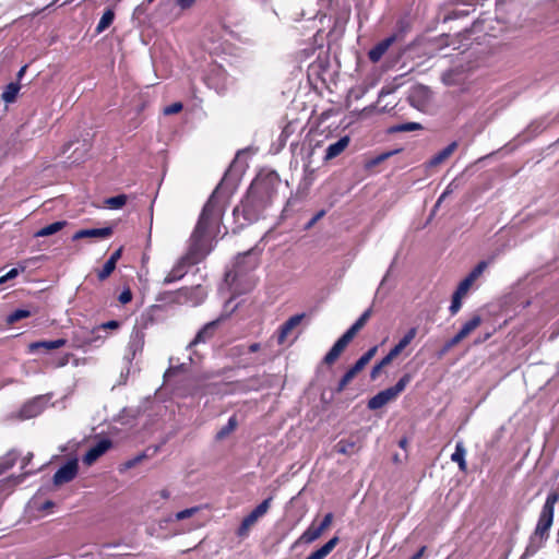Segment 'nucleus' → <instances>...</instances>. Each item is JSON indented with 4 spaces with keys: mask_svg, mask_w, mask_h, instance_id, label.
Returning <instances> with one entry per match:
<instances>
[{
    "mask_svg": "<svg viewBox=\"0 0 559 559\" xmlns=\"http://www.w3.org/2000/svg\"><path fill=\"white\" fill-rule=\"evenodd\" d=\"M245 150H238L236 158L226 171L219 186L212 193L203 206L195 228L190 237L188 252L182 257L166 275L164 283L170 284L182 278L187 272L188 264H197L204 260L214 249V239L219 233L221 211L216 205L217 195L221 193L231 194L240 182L242 170L239 164Z\"/></svg>",
    "mask_w": 559,
    "mask_h": 559,
    "instance_id": "1",
    "label": "nucleus"
},
{
    "mask_svg": "<svg viewBox=\"0 0 559 559\" xmlns=\"http://www.w3.org/2000/svg\"><path fill=\"white\" fill-rule=\"evenodd\" d=\"M281 185L280 176L275 170L261 169L247 189V207L251 206L259 212L270 205Z\"/></svg>",
    "mask_w": 559,
    "mask_h": 559,
    "instance_id": "2",
    "label": "nucleus"
},
{
    "mask_svg": "<svg viewBox=\"0 0 559 559\" xmlns=\"http://www.w3.org/2000/svg\"><path fill=\"white\" fill-rule=\"evenodd\" d=\"M559 500V493L557 491H550L545 500L542 511L538 516L535 530L530 537L526 549L522 556V559L536 554L545 544L549 537V531L554 522L555 504Z\"/></svg>",
    "mask_w": 559,
    "mask_h": 559,
    "instance_id": "3",
    "label": "nucleus"
},
{
    "mask_svg": "<svg viewBox=\"0 0 559 559\" xmlns=\"http://www.w3.org/2000/svg\"><path fill=\"white\" fill-rule=\"evenodd\" d=\"M412 376L405 373L400 380L393 385L385 390L380 391L368 401V408L371 411L379 409L394 400L400 393H402L407 384L411 382Z\"/></svg>",
    "mask_w": 559,
    "mask_h": 559,
    "instance_id": "4",
    "label": "nucleus"
},
{
    "mask_svg": "<svg viewBox=\"0 0 559 559\" xmlns=\"http://www.w3.org/2000/svg\"><path fill=\"white\" fill-rule=\"evenodd\" d=\"M145 344V332L144 328L134 325L130 338L127 345L126 354L123 356V360L128 366H131L133 359L143 352Z\"/></svg>",
    "mask_w": 559,
    "mask_h": 559,
    "instance_id": "5",
    "label": "nucleus"
},
{
    "mask_svg": "<svg viewBox=\"0 0 559 559\" xmlns=\"http://www.w3.org/2000/svg\"><path fill=\"white\" fill-rule=\"evenodd\" d=\"M238 281L239 273L236 270L227 271L224 278V286H226L227 290L231 294L230 298L224 305V312L226 316L233 313L236 308L240 305V301L237 304H233L234 299L239 296L238 290Z\"/></svg>",
    "mask_w": 559,
    "mask_h": 559,
    "instance_id": "6",
    "label": "nucleus"
},
{
    "mask_svg": "<svg viewBox=\"0 0 559 559\" xmlns=\"http://www.w3.org/2000/svg\"><path fill=\"white\" fill-rule=\"evenodd\" d=\"M49 402V396L47 395H38L28 402H26L19 412V417L21 419H31L39 414L46 408Z\"/></svg>",
    "mask_w": 559,
    "mask_h": 559,
    "instance_id": "7",
    "label": "nucleus"
},
{
    "mask_svg": "<svg viewBox=\"0 0 559 559\" xmlns=\"http://www.w3.org/2000/svg\"><path fill=\"white\" fill-rule=\"evenodd\" d=\"M205 290L201 286L181 288L177 293V300L190 306H198L205 299Z\"/></svg>",
    "mask_w": 559,
    "mask_h": 559,
    "instance_id": "8",
    "label": "nucleus"
},
{
    "mask_svg": "<svg viewBox=\"0 0 559 559\" xmlns=\"http://www.w3.org/2000/svg\"><path fill=\"white\" fill-rule=\"evenodd\" d=\"M78 461L76 459H71L67 461L53 475V484L56 486H60L62 484L71 481L78 474Z\"/></svg>",
    "mask_w": 559,
    "mask_h": 559,
    "instance_id": "9",
    "label": "nucleus"
},
{
    "mask_svg": "<svg viewBox=\"0 0 559 559\" xmlns=\"http://www.w3.org/2000/svg\"><path fill=\"white\" fill-rule=\"evenodd\" d=\"M112 443L108 438L100 439L96 444L90 448V450L83 456V463L92 465L98 457L105 454Z\"/></svg>",
    "mask_w": 559,
    "mask_h": 559,
    "instance_id": "10",
    "label": "nucleus"
},
{
    "mask_svg": "<svg viewBox=\"0 0 559 559\" xmlns=\"http://www.w3.org/2000/svg\"><path fill=\"white\" fill-rule=\"evenodd\" d=\"M305 318V313H297L286 320L278 329L277 342L283 344L287 338L288 334L301 323Z\"/></svg>",
    "mask_w": 559,
    "mask_h": 559,
    "instance_id": "11",
    "label": "nucleus"
},
{
    "mask_svg": "<svg viewBox=\"0 0 559 559\" xmlns=\"http://www.w3.org/2000/svg\"><path fill=\"white\" fill-rule=\"evenodd\" d=\"M111 234H112L111 227L80 229L72 236V240L75 241V240L83 239V238L105 239V238L110 237Z\"/></svg>",
    "mask_w": 559,
    "mask_h": 559,
    "instance_id": "12",
    "label": "nucleus"
},
{
    "mask_svg": "<svg viewBox=\"0 0 559 559\" xmlns=\"http://www.w3.org/2000/svg\"><path fill=\"white\" fill-rule=\"evenodd\" d=\"M349 143L350 138L348 135H344L340 138L336 142L331 143L325 150L324 160H331L340 156L346 150Z\"/></svg>",
    "mask_w": 559,
    "mask_h": 559,
    "instance_id": "13",
    "label": "nucleus"
},
{
    "mask_svg": "<svg viewBox=\"0 0 559 559\" xmlns=\"http://www.w3.org/2000/svg\"><path fill=\"white\" fill-rule=\"evenodd\" d=\"M221 319L211 321L206 323L194 336V338L190 342L189 347L198 345L200 343H205L211 340L214 335V332L218 325Z\"/></svg>",
    "mask_w": 559,
    "mask_h": 559,
    "instance_id": "14",
    "label": "nucleus"
},
{
    "mask_svg": "<svg viewBox=\"0 0 559 559\" xmlns=\"http://www.w3.org/2000/svg\"><path fill=\"white\" fill-rule=\"evenodd\" d=\"M272 502V497L264 499L261 503H259L250 513L247 514V528L258 522L261 518H263Z\"/></svg>",
    "mask_w": 559,
    "mask_h": 559,
    "instance_id": "15",
    "label": "nucleus"
},
{
    "mask_svg": "<svg viewBox=\"0 0 559 559\" xmlns=\"http://www.w3.org/2000/svg\"><path fill=\"white\" fill-rule=\"evenodd\" d=\"M395 40L394 36L388 37L384 40L378 43L374 47H372L369 52L368 57L372 62H378L382 56L386 52L389 47L392 45V43Z\"/></svg>",
    "mask_w": 559,
    "mask_h": 559,
    "instance_id": "16",
    "label": "nucleus"
},
{
    "mask_svg": "<svg viewBox=\"0 0 559 559\" xmlns=\"http://www.w3.org/2000/svg\"><path fill=\"white\" fill-rule=\"evenodd\" d=\"M416 334L417 329L411 328L399 341V343L393 348L390 349V352L388 353L389 357L394 359L397 355H400L402 350L415 338Z\"/></svg>",
    "mask_w": 559,
    "mask_h": 559,
    "instance_id": "17",
    "label": "nucleus"
},
{
    "mask_svg": "<svg viewBox=\"0 0 559 559\" xmlns=\"http://www.w3.org/2000/svg\"><path fill=\"white\" fill-rule=\"evenodd\" d=\"M457 143L455 141L451 142L443 150L435 154L427 163L428 167H436L443 163L447 158H449L453 152L456 150Z\"/></svg>",
    "mask_w": 559,
    "mask_h": 559,
    "instance_id": "18",
    "label": "nucleus"
},
{
    "mask_svg": "<svg viewBox=\"0 0 559 559\" xmlns=\"http://www.w3.org/2000/svg\"><path fill=\"white\" fill-rule=\"evenodd\" d=\"M90 330L85 328H80L73 331L72 334V343L73 347L78 349H83L85 347L91 346V338H90Z\"/></svg>",
    "mask_w": 559,
    "mask_h": 559,
    "instance_id": "19",
    "label": "nucleus"
},
{
    "mask_svg": "<svg viewBox=\"0 0 559 559\" xmlns=\"http://www.w3.org/2000/svg\"><path fill=\"white\" fill-rule=\"evenodd\" d=\"M465 456H466V449L464 447V442L457 441L455 444V450L451 455V461L457 464L459 469L461 472H466V469H467V463H466Z\"/></svg>",
    "mask_w": 559,
    "mask_h": 559,
    "instance_id": "20",
    "label": "nucleus"
},
{
    "mask_svg": "<svg viewBox=\"0 0 559 559\" xmlns=\"http://www.w3.org/2000/svg\"><path fill=\"white\" fill-rule=\"evenodd\" d=\"M338 537L334 536L319 549L310 554L306 559H324L337 545Z\"/></svg>",
    "mask_w": 559,
    "mask_h": 559,
    "instance_id": "21",
    "label": "nucleus"
},
{
    "mask_svg": "<svg viewBox=\"0 0 559 559\" xmlns=\"http://www.w3.org/2000/svg\"><path fill=\"white\" fill-rule=\"evenodd\" d=\"M68 222L67 221H57V222H53L40 229H38L35 234H34V237L35 238H40V237H48V236H51L53 234H57L58 231H60L61 229H63L66 226H67Z\"/></svg>",
    "mask_w": 559,
    "mask_h": 559,
    "instance_id": "22",
    "label": "nucleus"
},
{
    "mask_svg": "<svg viewBox=\"0 0 559 559\" xmlns=\"http://www.w3.org/2000/svg\"><path fill=\"white\" fill-rule=\"evenodd\" d=\"M20 90H21V84L19 82H11V83H9L4 87V90H3L2 94H1V99L5 104H12L13 102H15Z\"/></svg>",
    "mask_w": 559,
    "mask_h": 559,
    "instance_id": "23",
    "label": "nucleus"
},
{
    "mask_svg": "<svg viewBox=\"0 0 559 559\" xmlns=\"http://www.w3.org/2000/svg\"><path fill=\"white\" fill-rule=\"evenodd\" d=\"M66 343H67V341L64 338H58V340H52V341L35 342V343L29 344V350L33 352V350L38 349V348H45V349H48V350L57 349V348H60V347L64 346Z\"/></svg>",
    "mask_w": 559,
    "mask_h": 559,
    "instance_id": "24",
    "label": "nucleus"
},
{
    "mask_svg": "<svg viewBox=\"0 0 559 559\" xmlns=\"http://www.w3.org/2000/svg\"><path fill=\"white\" fill-rule=\"evenodd\" d=\"M481 323V318L479 316H474L468 321H466L460 331L456 333L460 338L464 340L468 334H471L476 328H478Z\"/></svg>",
    "mask_w": 559,
    "mask_h": 559,
    "instance_id": "25",
    "label": "nucleus"
},
{
    "mask_svg": "<svg viewBox=\"0 0 559 559\" xmlns=\"http://www.w3.org/2000/svg\"><path fill=\"white\" fill-rule=\"evenodd\" d=\"M238 426V420L235 415H233L227 424L223 426L216 433L215 439L221 441L226 439Z\"/></svg>",
    "mask_w": 559,
    "mask_h": 559,
    "instance_id": "26",
    "label": "nucleus"
},
{
    "mask_svg": "<svg viewBox=\"0 0 559 559\" xmlns=\"http://www.w3.org/2000/svg\"><path fill=\"white\" fill-rule=\"evenodd\" d=\"M114 20H115V12H114V10L107 9L103 13V15H102V17H100V20H99V22H98V24L96 26V33L97 34L103 33L106 28H108L112 24Z\"/></svg>",
    "mask_w": 559,
    "mask_h": 559,
    "instance_id": "27",
    "label": "nucleus"
},
{
    "mask_svg": "<svg viewBox=\"0 0 559 559\" xmlns=\"http://www.w3.org/2000/svg\"><path fill=\"white\" fill-rule=\"evenodd\" d=\"M322 535L318 526L310 525L299 537V540L305 544H311Z\"/></svg>",
    "mask_w": 559,
    "mask_h": 559,
    "instance_id": "28",
    "label": "nucleus"
},
{
    "mask_svg": "<svg viewBox=\"0 0 559 559\" xmlns=\"http://www.w3.org/2000/svg\"><path fill=\"white\" fill-rule=\"evenodd\" d=\"M19 457V454L16 451L12 450V451H9L5 456L2 459V461L0 462V474L7 472L8 469H10L11 467L14 466V464L16 463V460Z\"/></svg>",
    "mask_w": 559,
    "mask_h": 559,
    "instance_id": "29",
    "label": "nucleus"
},
{
    "mask_svg": "<svg viewBox=\"0 0 559 559\" xmlns=\"http://www.w3.org/2000/svg\"><path fill=\"white\" fill-rule=\"evenodd\" d=\"M421 129H423V126L418 122H405V123L392 126L389 129V132L390 133L411 132V131H416V130H421Z\"/></svg>",
    "mask_w": 559,
    "mask_h": 559,
    "instance_id": "30",
    "label": "nucleus"
},
{
    "mask_svg": "<svg viewBox=\"0 0 559 559\" xmlns=\"http://www.w3.org/2000/svg\"><path fill=\"white\" fill-rule=\"evenodd\" d=\"M344 349L345 347H343L341 343L335 342L331 349L324 356L323 361L328 365L333 364Z\"/></svg>",
    "mask_w": 559,
    "mask_h": 559,
    "instance_id": "31",
    "label": "nucleus"
},
{
    "mask_svg": "<svg viewBox=\"0 0 559 559\" xmlns=\"http://www.w3.org/2000/svg\"><path fill=\"white\" fill-rule=\"evenodd\" d=\"M128 197L126 194H118L105 200V205L111 210L121 209L126 205Z\"/></svg>",
    "mask_w": 559,
    "mask_h": 559,
    "instance_id": "32",
    "label": "nucleus"
},
{
    "mask_svg": "<svg viewBox=\"0 0 559 559\" xmlns=\"http://www.w3.org/2000/svg\"><path fill=\"white\" fill-rule=\"evenodd\" d=\"M355 447H356L355 441L342 439L336 443L335 448H336L337 453L343 454V455H350L353 453Z\"/></svg>",
    "mask_w": 559,
    "mask_h": 559,
    "instance_id": "33",
    "label": "nucleus"
},
{
    "mask_svg": "<svg viewBox=\"0 0 559 559\" xmlns=\"http://www.w3.org/2000/svg\"><path fill=\"white\" fill-rule=\"evenodd\" d=\"M371 314V309H367L362 312V314L355 321V323L348 329L352 332V335H356V333L366 324L367 320Z\"/></svg>",
    "mask_w": 559,
    "mask_h": 559,
    "instance_id": "34",
    "label": "nucleus"
},
{
    "mask_svg": "<svg viewBox=\"0 0 559 559\" xmlns=\"http://www.w3.org/2000/svg\"><path fill=\"white\" fill-rule=\"evenodd\" d=\"M399 152V150H394V151H388V152H384V153H381L372 158H370L367 164H366V167L367 168H371V167H374L381 163H383L384 160H386L389 157L393 156L394 154H396Z\"/></svg>",
    "mask_w": 559,
    "mask_h": 559,
    "instance_id": "35",
    "label": "nucleus"
},
{
    "mask_svg": "<svg viewBox=\"0 0 559 559\" xmlns=\"http://www.w3.org/2000/svg\"><path fill=\"white\" fill-rule=\"evenodd\" d=\"M31 316V311L27 309H15L7 317V323L13 324L22 319L28 318Z\"/></svg>",
    "mask_w": 559,
    "mask_h": 559,
    "instance_id": "36",
    "label": "nucleus"
},
{
    "mask_svg": "<svg viewBox=\"0 0 559 559\" xmlns=\"http://www.w3.org/2000/svg\"><path fill=\"white\" fill-rule=\"evenodd\" d=\"M377 353V346L369 348L355 364L354 366L360 371L371 360Z\"/></svg>",
    "mask_w": 559,
    "mask_h": 559,
    "instance_id": "37",
    "label": "nucleus"
},
{
    "mask_svg": "<svg viewBox=\"0 0 559 559\" xmlns=\"http://www.w3.org/2000/svg\"><path fill=\"white\" fill-rule=\"evenodd\" d=\"M100 329L98 326L93 328L90 330V338H91V346H102L106 342V335L100 334Z\"/></svg>",
    "mask_w": 559,
    "mask_h": 559,
    "instance_id": "38",
    "label": "nucleus"
},
{
    "mask_svg": "<svg viewBox=\"0 0 559 559\" xmlns=\"http://www.w3.org/2000/svg\"><path fill=\"white\" fill-rule=\"evenodd\" d=\"M116 265L112 264V260H107L103 265L102 270L98 271L97 277L99 281H105L115 271Z\"/></svg>",
    "mask_w": 559,
    "mask_h": 559,
    "instance_id": "39",
    "label": "nucleus"
},
{
    "mask_svg": "<svg viewBox=\"0 0 559 559\" xmlns=\"http://www.w3.org/2000/svg\"><path fill=\"white\" fill-rule=\"evenodd\" d=\"M200 510H201V507H191V508H188V509H185V510L178 511V512L174 515V519H175L176 521H182V520H185V519H188V518L193 516V515H194V514H197Z\"/></svg>",
    "mask_w": 559,
    "mask_h": 559,
    "instance_id": "40",
    "label": "nucleus"
},
{
    "mask_svg": "<svg viewBox=\"0 0 559 559\" xmlns=\"http://www.w3.org/2000/svg\"><path fill=\"white\" fill-rule=\"evenodd\" d=\"M392 360L393 358H390L389 354H386L377 365L372 367L370 371V378L374 380L379 376L381 369L389 365Z\"/></svg>",
    "mask_w": 559,
    "mask_h": 559,
    "instance_id": "41",
    "label": "nucleus"
},
{
    "mask_svg": "<svg viewBox=\"0 0 559 559\" xmlns=\"http://www.w3.org/2000/svg\"><path fill=\"white\" fill-rule=\"evenodd\" d=\"M462 295L457 294V293H453V296H452V300H451V305L449 307V310L451 312V314H455L457 313V311L461 309L462 307Z\"/></svg>",
    "mask_w": 559,
    "mask_h": 559,
    "instance_id": "42",
    "label": "nucleus"
},
{
    "mask_svg": "<svg viewBox=\"0 0 559 559\" xmlns=\"http://www.w3.org/2000/svg\"><path fill=\"white\" fill-rule=\"evenodd\" d=\"M298 122H288L282 130V133L280 135L281 141L286 142L287 139L292 135V133L295 131Z\"/></svg>",
    "mask_w": 559,
    "mask_h": 559,
    "instance_id": "43",
    "label": "nucleus"
},
{
    "mask_svg": "<svg viewBox=\"0 0 559 559\" xmlns=\"http://www.w3.org/2000/svg\"><path fill=\"white\" fill-rule=\"evenodd\" d=\"M462 338L459 337L457 334H455L453 337H451L449 341H447L441 348L439 356H443L445 353H448L453 346L457 345Z\"/></svg>",
    "mask_w": 559,
    "mask_h": 559,
    "instance_id": "44",
    "label": "nucleus"
},
{
    "mask_svg": "<svg viewBox=\"0 0 559 559\" xmlns=\"http://www.w3.org/2000/svg\"><path fill=\"white\" fill-rule=\"evenodd\" d=\"M469 13L471 11L468 9H454L445 16L444 20H456L463 16H467Z\"/></svg>",
    "mask_w": 559,
    "mask_h": 559,
    "instance_id": "45",
    "label": "nucleus"
},
{
    "mask_svg": "<svg viewBox=\"0 0 559 559\" xmlns=\"http://www.w3.org/2000/svg\"><path fill=\"white\" fill-rule=\"evenodd\" d=\"M353 379L354 378H352L348 373L345 372L344 376L338 381L337 386L335 388V393H341Z\"/></svg>",
    "mask_w": 559,
    "mask_h": 559,
    "instance_id": "46",
    "label": "nucleus"
},
{
    "mask_svg": "<svg viewBox=\"0 0 559 559\" xmlns=\"http://www.w3.org/2000/svg\"><path fill=\"white\" fill-rule=\"evenodd\" d=\"M332 521H333V513L329 512L326 513L321 523L318 525L319 530L323 533L331 524H332Z\"/></svg>",
    "mask_w": 559,
    "mask_h": 559,
    "instance_id": "47",
    "label": "nucleus"
},
{
    "mask_svg": "<svg viewBox=\"0 0 559 559\" xmlns=\"http://www.w3.org/2000/svg\"><path fill=\"white\" fill-rule=\"evenodd\" d=\"M20 271L15 267L8 271L4 275L0 276V285L7 283L10 280L15 278L19 275Z\"/></svg>",
    "mask_w": 559,
    "mask_h": 559,
    "instance_id": "48",
    "label": "nucleus"
},
{
    "mask_svg": "<svg viewBox=\"0 0 559 559\" xmlns=\"http://www.w3.org/2000/svg\"><path fill=\"white\" fill-rule=\"evenodd\" d=\"M121 323L117 320H110V321H107V322H104L98 326V329L100 330H118L120 328Z\"/></svg>",
    "mask_w": 559,
    "mask_h": 559,
    "instance_id": "49",
    "label": "nucleus"
},
{
    "mask_svg": "<svg viewBox=\"0 0 559 559\" xmlns=\"http://www.w3.org/2000/svg\"><path fill=\"white\" fill-rule=\"evenodd\" d=\"M488 262L487 261H480L477 263V265L471 271L473 275L478 278L484 271L487 269Z\"/></svg>",
    "mask_w": 559,
    "mask_h": 559,
    "instance_id": "50",
    "label": "nucleus"
},
{
    "mask_svg": "<svg viewBox=\"0 0 559 559\" xmlns=\"http://www.w3.org/2000/svg\"><path fill=\"white\" fill-rule=\"evenodd\" d=\"M181 109H182V104L177 102V103H174V104L165 107L163 112L165 115H174V114L179 112Z\"/></svg>",
    "mask_w": 559,
    "mask_h": 559,
    "instance_id": "51",
    "label": "nucleus"
},
{
    "mask_svg": "<svg viewBox=\"0 0 559 559\" xmlns=\"http://www.w3.org/2000/svg\"><path fill=\"white\" fill-rule=\"evenodd\" d=\"M118 300L122 304V305H126L128 302H130L132 300V293L129 288H126L123 289L119 297H118Z\"/></svg>",
    "mask_w": 559,
    "mask_h": 559,
    "instance_id": "52",
    "label": "nucleus"
},
{
    "mask_svg": "<svg viewBox=\"0 0 559 559\" xmlns=\"http://www.w3.org/2000/svg\"><path fill=\"white\" fill-rule=\"evenodd\" d=\"M471 286H472V284H469L465 278H463V280L460 282V284H459V286H457V288H456L455 293H457V294H460V295L464 296V295L468 292V289L471 288Z\"/></svg>",
    "mask_w": 559,
    "mask_h": 559,
    "instance_id": "53",
    "label": "nucleus"
},
{
    "mask_svg": "<svg viewBox=\"0 0 559 559\" xmlns=\"http://www.w3.org/2000/svg\"><path fill=\"white\" fill-rule=\"evenodd\" d=\"M353 338L354 335L347 330L336 342L341 343L343 347H346Z\"/></svg>",
    "mask_w": 559,
    "mask_h": 559,
    "instance_id": "54",
    "label": "nucleus"
},
{
    "mask_svg": "<svg viewBox=\"0 0 559 559\" xmlns=\"http://www.w3.org/2000/svg\"><path fill=\"white\" fill-rule=\"evenodd\" d=\"M353 338L354 335L347 330L336 342L341 343L343 347H346Z\"/></svg>",
    "mask_w": 559,
    "mask_h": 559,
    "instance_id": "55",
    "label": "nucleus"
},
{
    "mask_svg": "<svg viewBox=\"0 0 559 559\" xmlns=\"http://www.w3.org/2000/svg\"><path fill=\"white\" fill-rule=\"evenodd\" d=\"M452 193L451 185H449L445 190L440 194L437 200L436 207H438L444 200Z\"/></svg>",
    "mask_w": 559,
    "mask_h": 559,
    "instance_id": "56",
    "label": "nucleus"
},
{
    "mask_svg": "<svg viewBox=\"0 0 559 559\" xmlns=\"http://www.w3.org/2000/svg\"><path fill=\"white\" fill-rule=\"evenodd\" d=\"M195 0H176V4L181 9L186 10L192 7Z\"/></svg>",
    "mask_w": 559,
    "mask_h": 559,
    "instance_id": "57",
    "label": "nucleus"
},
{
    "mask_svg": "<svg viewBox=\"0 0 559 559\" xmlns=\"http://www.w3.org/2000/svg\"><path fill=\"white\" fill-rule=\"evenodd\" d=\"M325 214V212L322 210L320 212H318L307 224V228H310L311 226H313L323 215Z\"/></svg>",
    "mask_w": 559,
    "mask_h": 559,
    "instance_id": "58",
    "label": "nucleus"
},
{
    "mask_svg": "<svg viewBox=\"0 0 559 559\" xmlns=\"http://www.w3.org/2000/svg\"><path fill=\"white\" fill-rule=\"evenodd\" d=\"M121 252H122V249H121V248L117 249L116 251H114V252L111 253V255L109 257V259H108V260H112V264H115V265H116V264H117V262H118V260L121 258Z\"/></svg>",
    "mask_w": 559,
    "mask_h": 559,
    "instance_id": "59",
    "label": "nucleus"
},
{
    "mask_svg": "<svg viewBox=\"0 0 559 559\" xmlns=\"http://www.w3.org/2000/svg\"><path fill=\"white\" fill-rule=\"evenodd\" d=\"M485 0H464V4L468 5V7H475V5H478V4H483Z\"/></svg>",
    "mask_w": 559,
    "mask_h": 559,
    "instance_id": "60",
    "label": "nucleus"
},
{
    "mask_svg": "<svg viewBox=\"0 0 559 559\" xmlns=\"http://www.w3.org/2000/svg\"><path fill=\"white\" fill-rule=\"evenodd\" d=\"M32 457H33V454L32 453H27V455L22 459V466L21 467L25 468L26 465L31 462Z\"/></svg>",
    "mask_w": 559,
    "mask_h": 559,
    "instance_id": "61",
    "label": "nucleus"
},
{
    "mask_svg": "<svg viewBox=\"0 0 559 559\" xmlns=\"http://www.w3.org/2000/svg\"><path fill=\"white\" fill-rule=\"evenodd\" d=\"M426 550V546H423L416 554H414L409 559H420Z\"/></svg>",
    "mask_w": 559,
    "mask_h": 559,
    "instance_id": "62",
    "label": "nucleus"
},
{
    "mask_svg": "<svg viewBox=\"0 0 559 559\" xmlns=\"http://www.w3.org/2000/svg\"><path fill=\"white\" fill-rule=\"evenodd\" d=\"M26 69H27V66H23L19 72L16 73V79H17V82L20 83V80H22V78L24 76L25 72H26Z\"/></svg>",
    "mask_w": 559,
    "mask_h": 559,
    "instance_id": "63",
    "label": "nucleus"
},
{
    "mask_svg": "<svg viewBox=\"0 0 559 559\" xmlns=\"http://www.w3.org/2000/svg\"><path fill=\"white\" fill-rule=\"evenodd\" d=\"M358 372H359V370H358L355 366H352V367L346 371V373H348L352 378H354Z\"/></svg>",
    "mask_w": 559,
    "mask_h": 559,
    "instance_id": "64",
    "label": "nucleus"
}]
</instances>
